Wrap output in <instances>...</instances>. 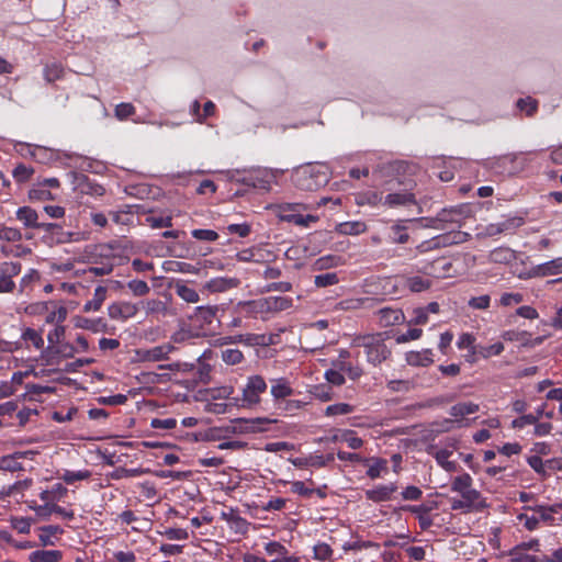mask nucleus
I'll use <instances>...</instances> for the list:
<instances>
[{
  "label": "nucleus",
  "instance_id": "cd10ccee",
  "mask_svg": "<svg viewBox=\"0 0 562 562\" xmlns=\"http://www.w3.org/2000/svg\"><path fill=\"white\" fill-rule=\"evenodd\" d=\"M479 409H480V406L476 403L460 402L450 407L449 414H450V416L454 417L457 420H461L468 415L477 413Z\"/></svg>",
  "mask_w": 562,
  "mask_h": 562
},
{
  "label": "nucleus",
  "instance_id": "09e8293b",
  "mask_svg": "<svg viewBox=\"0 0 562 562\" xmlns=\"http://www.w3.org/2000/svg\"><path fill=\"white\" fill-rule=\"evenodd\" d=\"M22 238L23 236L19 228L5 226L3 224L0 225V240L18 243L21 241Z\"/></svg>",
  "mask_w": 562,
  "mask_h": 562
},
{
  "label": "nucleus",
  "instance_id": "f257e3e1",
  "mask_svg": "<svg viewBox=\"0 0 562 562\" xmlns=\"http://www.w3.org/2000/svg\"><path fill=\"white\" fill-rule=\"evenodd\" d=\"M450 490L460 495L459 498H450L452 510L469 514L481 513L488 507L486 498L480 491L473 487V477L467 472L452 479Z\"/></svg>",
  "mask_w": 562,
  "mask_h": 562
},
{
  "label": "nucleus",
  "instance_id": "e2e57ef3",
  "mask_svg": "<svg viewBox=\"0 0 562 562\" xmlns=\"http://www.w3.org/2000/svg\"><path fill=\"white\" fill-rule=\"evenodd\" d=\"M146 314H165L167 312V305L160 300L151 299L144 303Z\"/></svg>",
  "mask_w": 562,
  "mask_h": 562
},
{
  "label": "nucleus",
  "instance_id": "c9c22d12",
  "mask_svg": "<svg viewBox=\"0 0 562 562\" xmlns=\"http://www.w3.org/2000/svg\"><path fill=\"white\" fill-rule=\"evenodd\" d=\"M266 300V308L268 312H281L289 310L293 305L292 297L288 296H269Z\"/></svg>",
  "mask_w": 562,
  "mask_h": 562
},
{
  "label": "nucleus",
  "instance_id": "0eeeda50",
  "mask_svg": "<svg viewBox=\"0 0 562 562\" xmlns=\"http://www.w3.org/2000/svg\"><path fill=\"white\" fill-rule=\"evenodd\" d=\"M525 224L522 216H508L497 223H490L480 233L483 237H495L502 234H514Z\"/></svg>",
  "mask_w": 562,
  "mask_h": 562
},
{
  "label": "nucleus",
  "instance_id": "0e129e2a",
  "mask_svg": "<svg viewBox=\"0 0 562 562\" xmlns=\"http://www.w3.org/2000/svg\"><path fill=\"white\" fill-rule=\"evenodd\" d=\"M517 108L520 111L526 112L527 116H532L538 110V102L535 99L527 97L517 101Z\"/></svg>",
  "mask_w": 562,
  "mask_h": 562
},
{
  "label": "nucleus",
  "instance_id": "5fc2aeb1",
  "mask_svg": "<svg viewBox=\"0 0 562 562\" xmlns=\"http://www.w3.org/2000/svg\"><path fill=\"white\" fill-rule=\"evenodd\" d=\"M127 289L132 292L134 296H145L150 292V288L144 280H130L126 283Z\"/></svg>",
  "mask_w": 562,
  "mask_h": 562
},
{
  "label": "nucleus",
  "instance_id": "8fccbe9b",
  "mask_svg": "<svg viewBox=\"0 0 562 562\" xmlns=\"http://www.w3.org/2000/svg\"><path fill=\"white\" fill-rule=\"evenodd\" d=\"M221 359L229 366L239 364L244 360V355L239 349L227 348L221 350Z\"/></svg>",
  "mask_w": 562,
  "mask_h": 562
},
{
  "label": "nucleus",
  "instance_id": "052dcab7",
  "mask_svg": "<svg viewBox=\"0 0 562 562\" xmlns=\"http://www.w3.org/2000/svg\"><path fill=\"white\" fill-rule=\"evenodd\" d=\"M340 439L345 441L350 449L353 450L360 449L364 443L360 437L356 436L353 430H344Z\"/></svg>",
  "mask_w": 562,
  "mask_h": 562
},
{
  "label": "nucleus",
  "instance_id": "a878e982",
  "mask_svg": "<svg viewBox=\"0 0 562 562\" xmlns=\"http://www.w3.org/2000/svg\"><path fill=\"white\" fill-rule=\"evenodd\" d=\"M16 220L26 228L36 229L40 226L38 214L30 206L19 207L15 212Z\"/></svg>",
  "mask_w": 562,
  "mask_h": 562
},
{
  "label": "nucleus",
  "instance_id": "aec40b11",
  "mask_svg": "<svg viewBox=\"0 0 562 562\" xmlns=\"http://www.w3.org/2000/svg\"><path fill=\"white\" fill-rule=\"evenodd\" d=\"M431 280L422 276H402L398 284L413 293H419L431 286Z\"/></svg>",
  "mask_w": 562,
  "mask_h": 562
},
{
  "label": "nucleus",
  "instance_id": "7ed1b4c3",
  "mask_svg": "<svg viewBox=\"0 0 562 562\" xmlns=\"http://www.w3.org/2000/svg\"><path fill=\"white\" fill-rule=\"evenodd\" d=\"M328 175L322 166L307 165L294 173L295 186L304 191H316L328 183Z\"/></svg>",
  "mask_w": 562,
  "mask_h": 562
},
{
  "label": "nucleus",
  "instance_id": "7c9ffc66",
  "mask_svg": "<svg viewBox=\"0 0 562 562\" xmlns=\"http://www.w3.org/2000/svg\"><path fill=\"white\" fill-rule=\"evenodd\" d=\"M345 263L341 256L338 255H326L317 258L313 263V270L322 271L330 268L339 267Z\"/></svg>",
  "mask_w": 562,
  "mask_h": 562
},
{
  "label": "nucleus",
  "instance_id": "c03bdc74",
  "mask_svg": "<svg viewBox=\"0 0 562 562\" xmlns=\"http://www.w3.org/2000/svg\"><path fill=\"white\" fill-rule=\"evenodd\" d=\"M41 533L38 535L40 542L43 546H53L54 541L52 538L57 533H61L63 529L59 526L48 525L40 528Z\"/></svg>",
  "mask_w": 562,
  "mask_h": 562
},
{
  "label": "nucleus",
  "instance_id": "49530a36",
  "mask_svg": "<svg viewBox=\"0 0 562 562\" xmlns=\"http://www.w3.org/2000/svg\"><path fill=\"white\" fill-rule=\"evenodd\" d=\"M34 175V168L31 166H26L25 164H19L12 170V177L18 183H24L31 180Z\"/></svg>",
  "mask_w": 562,
  "mask_h": 562
},
{
  "label": "nucleus",
  "instance_id": "412c9836",
  "mask_svg": "<svg viewBox=\"0 0 562 562\" xmlns=\"http://www.w3.org/2000/svg\"><path fill=\"white\" fill-rule=\"evenodd\" d=\"M265 550L269 555H274L270 562H299V558L289 554L285 546L278 541H269L265 544Z\"/></svg>",
  "mask_w": 562,
  "mask_h": 562
},
{
  "label": "nucleus",
  "instance_id": "423d86ee",
  "mask_svg": "<svg viewBox=\"0 0 562 562\" xmlns=\"http://www.w3.org/2000/svg\"><path fill=\"white\" fill-rule=\"evenodd\" d=\"M267 387L268 385L261 375H250L243 389V406L252 407L259 404L260 396L266 393Z\"/></svg>",
  "mask_w": 562,
  "mask_h": 562
},
{
  "label": "nucleus",
  "instance_id": "4c0bfd02",
  "mask_svg": "<svg viewBox=\"0 0 562 562\" xmlns=\"http://www.w3.org/2000/svg\"><path fill=\"white\" fill-rule=\"evenodd\" d=\"M509 562H542L539 555L530 554L518 544L509 550Z\"/></svg>",
  "mask_w": 562,
  "mask_h": 562
},
{
  "label": "nucleus",
  "instance_id": "e433bc0d",
  "mask_svg": "<svg viewBox=\"0 0 562 562\" xmlns=\"http://www.w3.org/2000/svg\"><path fill=\"white\" fill-rule=\"evenodd\" d=\"M40 280V272L36 269H30L20 280L19 292L30 293Z\"/></svg>",
  "mask_w": 562,
  "mask_h": 562
},
{
  "label": "nucleus",
  "instance_id": "72a5a7b5",
  "mask_svg": "<svg viewBox=\"0 0 562 562\" xmlns=\"http://www.w3.org/2000/svg\"><path fill=\"white\" fill-rule=\"evenodd\" d=\"M63 553L59 550H36L29 555L30 562H59Z\"/></svg>",
  "mask_w": 562,
  "mask_h": 562
},
{
  "label": "nucleus",
  "instance_id": "774afa93",
  "mask_svg": "<svg viewBox=\"0 0 562 562\" xmlns=\"http://www.w3.org/2000/svg\"><path fill=\"white\" fill-rule=\"evenodd\" d=\"M517 520L519 524H522V526L528 530V531H533V530H537L539 528V518L538 516H528L527 514H519L517 515Z\"/></svg>",
  "mask_w": 562,
  "mask_h": 562
},
{
  "label": "nucleus",
  "instance_id": "6ab92c4d",
  "mask_svg": "<svg viewBox=\"0 0 562 562\" xmlns=\"http://www.w3.org/2000/svg\"><path fill=\"white\" fill-rule=\"evenodd\" d=\"M101 257L103 258L100 263L89 268V272L93 276H106L114 269V257L112 256V248L110 246H101Z\"/></svg>",
  "mask_w": 562,
  "mask_h": 562
},
{
  "label": "nucleus",
  "instance_id": "ea45409f",
  "mask_svg": "<svg viewBox=\"0 0 562 562\" xmlns=\"http://www.w3.org/2000/svg\"><path fill=\"white\" fill-rule=\"evenodd\" d=\"M415 203V195L413 193H390L385 196L384 201V204L391 207Z\"/></svg>",
  "mask_w": 562,
  "mask_h": 562
},
{
  "label": "nucleus",
  "instance_id": "a211bd4d",
  "mask_svg": "<svg viewBox=\"0 0 562 562\" xmlns=\"http://www.w3.org/2000/svg\"><path fill=\"white\" fill-rule=\"evenodd\" d=\"M412 221L413 220H403L392 223V225L386 228V240L391 244H406L409 240L406 223Z\"/></svg>",
  "mask_w": 562,
  "mask_h": 562
},
{
  "label": "nucleus",
  "instance_id": "f03ea898",
  "mask_svg": "<svg viewBox=\"0 0 562 562\" xmlns=\"http://www.w3.org/2000/svg\"><path fill=\"white\" fill-rule=\"evenodd\" d=\"M351 346L363 348L367 361L374 367L381 364L391 356L385 333L357 335L353 337Z\"/></svg>",
  "mask_w": 562,
  "mask_h": 562
},
{
  "label": "nucleus",
  "instance_id": "5701e85b",
  "mask_svg": "<svg viewBox=\"0 0 562 562\" xmlns=\"http://www.w3.org/2000/svg\"><path fill=\"white\" fill-rule=\"evenodd\" d=\"M270 393L276 402L284 401L288 396L293 394V389L285 378L272 380Z\"/></svg>",
  "mask_w": 562,
  "mask_h": 562
},
{
  "label": "nucleus",
  "instance_id": "bf43d9fd",
  "mask_svg": "<svg viewBox=\"0 0 562 562\" xmlns=\"http://www.w3.org/2000/svg\"><path fill=\"white\" fill-rule=\"evenodd\" d=\"M227 521H228L231 528L240 535H246L249 530V522L247 521V519H245L238 515H232L227 519Z\"/></svg>",
  "mask_w": 562,
  "mask_h": 562
},
{
  "label": "nucleus",
  "instance_id": "13d9d810",
  "mask_svg": "<svg viewBox=\"0 0 562 562\" xmlns=\"http://www.w3.org/2000/svg\"><path fill=\"white\" fill-rule=\"evenodd\" d=\"M479 349H477V352H479V356L483 359H487L492 356H499L505 347L503 345V342H495L493 345H490V346H477Z\"/></svg>",
  "mask_w": 562,
  "mask_h": 562
},
{
  "label": "nucleus",
  "instance_id": "37998d69",
  "mask_svg": "<svg viewBox=\"0 0 562 562\" xmlns=\"http://www.w3.org/2000/svg\"><path fill=\"white\" fill-rule=\"evenodd\" d=\"M91 472L87 469L79 471H70L64 470L61 474H59V479L63 480L66 484L72 485L78 481H85L90 479Z\"/></svg>",
  "mask_w": 562,
  "mask_h": 562
},
{
  "label": "nucleus",
  "instance_id": "338daca9",
  "mask_svg": "<svg viewBox=\"0 0 562 562\" xmlns=\"http://www.w3.org/2000/svg\"><path fill=\"white\" fill-rule=\"evenodd\" d=\"M325 379L328 383L336 386H341L346 382L345 375L333 364L331 368L325 372Z\"/></svg>",
  "mask_w": 562,
  "mask_h": 562
},
{
  "label": "nucleus",
  "instance_id": "ddd939ff",
  "mask_svg": "<svg viewBox=\"0 0 562 562\" xmlns=\"http://www.w3.org/2000/svg\"><path fill=\"white\" fill-rule=\"evenodd\" d=\"M60 182L57 178H45L42 181H37L29 191V199L31 201H48L53 200L54 196L50 189H58Z\"/></svg>",
  "mask_w": 562,
  "mask_h": 562
},
{
  "label": "nucleus",
  "instance_id": "3c124183",
  "mask_svg": "<svg viewBox=\"0 0 562 562\" xmlns=\"http://www.w3.org/2000/svg\"><path fill=\"white\" fill-rule=\"evenodd\" d=\"M21 338L24 340L25 344H31L37 350H40L44 347V339H43L42 335L33 328H26L22 333Z\"/></svg>",
  "mask_w": 562,
  "mask_h": 562
},
{
  "label": "nucleus",
  "instance_id": "1a4fd4ad",
  "mask_svg": "<svg viewBox=\"0 0 562 562\" xmlns=\"http://www.w3.org/2000/svg\"><path fill=\"white\" fill-rule=\"evenodd\" d=\"M22 265L14 261L0 262V293H12L16 285L13 279L21 273Z\"/></svg>",
  "mask_w": 562,
  "mask_h": 562
},
{
  "label": "nucleus",
  "instance_id": "20e7f679",
  "mask_svg": "<svg viewBox=\"0 0 562 562\" xmlns=\"http://www.w3.org/2000/svg\"><path fill=\"white\" fill-rule=\"evenodd\" d=\"M485 167L501 176H513L521 171L524 164L516 154H506L486 160Z\"/></svg>",
  "mask_w": 562,
  "mask_h": 562
},
{
  "label": "nucleus",
  "instance_id": "39448f33",
  "mask_svg": "<svg viewBox=\"0 0 562 562\" xmlns=\"http://www.w3.org/2000/svg\"><path fill=\"white\" fill-rule=\"evenodd\" d=\"M302 204L285 203L279 206V215L282 221L293 223L297 226L308 227L311 223L318 221V217L311 214H302Z\"/></svg>",
  "mask_w": 562,
  "mask_h": 562
},
{
  "label": "nucleus",
  "instance_id": "4d7b16f0",
  "mask_svg": "<svg viewBox=\"0 0 562 562\" xmlns=\"http://www.w3.org/2000/svg\"><path fill=\"white\" fill-rule=\"evenodd\" d=\"M339 282V277L336 272H326L323 274L315 276L314 284L317 288H326L329 285H335Z\"/></svg>",
  "mask_w": 562,
  "mask_h": 562
},
{
  "label": "nucleus",
  "instance_id": "9b49d317",
  "mask_svg": "<svg viewBox=\"0 0 562 562\" xmlns=\"http://www.w3.org/2000/svg\"><path fill=\"white\" fill-rule=\"evenodd\" d=\"M273 334H239L234 337L223 338L225 342H240L249 347H268L276 342Z\"/></svg>",
  "mask_w": 562,
  "mask_h": 562
},
{
  "label": "nucleus",
  "instance_id": "f8f14e48",
  "mask_svg": "<svg viewBox=\"0 0 562 562\" xmlns=\"http://www.w3.org/2000/svg\"><path fill=\"white\" fill-rule=\"evenodd\" d=\"M333 366L336 367L344 375L350 380L357 381L363 374L362 368L358 363L350 361V351L341 349L337 359L333 360Z\"/></svg>",
  "mask_w": 562,
  "mask_h": 562
},
{
  "label": "nucleus",
  "instance_id": "603ef678",
  "mask_svg": "<svg viewBox=\"0 0 562 562\" xmlns=\"http://www.w3.org/2000/svg\"><path fill=\"white\" fill-rule=\"evenodd\" d=\"M355 412V406L348 403H336L328 405L325 409V415L328 417L338 415H348Z\"/></svg>",
  "mask_w": 562,
  "mask_h": 562
},
{
  "label": "nucleus",
  "instance_id": "4468645a",
  "mask_svg": "<svg viewBox=\"0 0 562 562\" xmlns=\"http://www.w3.org/2000/svg\"><path fill=\"white\" fill-rule=\"evenodd\" d=\"M139 308L136 303L128 301L114 302L108 306V315L111 319L125 322L133 318Z\"/></svg>",
  "mask_w": 562,
  "mask_h": 562
},
{
  "label": "nucleus",
  "instance_id": "bb28decb",
  "mask_svg": "<svg viewBox=\"0 0 562 562\" xmlns=\"http://www.w3.org/2000/svg\"><path fill=\"white\" fill-rule=\"evenodd\" d=\"M376 300L373 297H352L346 299L338 303L342 311H355L360 308H371L374 306Z\"/></svg>",
  "mask_w": 562,
  "mask_h": 562
},
{
  "label": "nucleus",
  "instance_id": "f704fd0d",
  "mask_svg": "<svg viewBox=\"0 0 562 562\" xmlns=\"http://www.w3.org/2000/svg\"><path fill=\"white\" fill-rule=\"evenodd\" d=\"M43 76L46 82L53 83L60 80L65 76V68L61 63L53 61L48 63L43 68Z\"/></svg>",
  "mask_w": 562,
  "mask_h": 562
},
{
  "label": "nucleus",
  "instance_id": "864d4df0",
  "mask_svg": "<svg viewBox=\"0 0 562 562\" xmlns=\"http://www.w3.org/2000/svg\"><path fill=\"white\" fill-rule=\"evenodd\" d=\"M525 296L519 292H504L502 293L498 304L503 307H509L522 303Z\"/></svg>",
  "mask_w": 562,
  "mask_h": 562
},
{
  "label": "nucleus",
  "instance_id": "473e14b6",
  "mask_svg": "<svg viewBox=\"0 0 562 562\" xmlns=\"http://www.w3.org/2000/svg\"><path fill=\"white\" fill-rule=\"evenodd\" d=\"M468 236L467 233L463 232H449L446 234H441L436 237V241L438 243V249L448 247L456 244H461L465 241V237Z\"/></svg>",
  "mask_w": 562,
  "mask_h": 562
},
{
  "label": "nucleus",
  "instance_id": "79ce46f5",
  "mask_svg": "<svg viewBox=\"0 0 562 562\" xmlns=\"http://www.w3.org/2000/svg\"><path fill=\"white\" fill-rule=\"evenodd\" d=\"M367 231V225L363 222H345L337 226V232L342 235H360Z\"/></svg>",
  "mask_w": 562,
  "mask_h": 562
},
{
  "label": "nucleus",
  "instance_id": "b1692460",
  "mask_svg": "<svg viewBox=\"0 0 562 562\" xmlns=\"http://www.w3.org/2000/svg\"><path fill=\"white\" fill-rule=\"evenodd\" d=\"M516 258V251L506 246L496 247L488 254V260L499 265H509Z\"/></svg>",
  "mask_w": 562,
  "mask_h": 562
},
{
  "label": "nucleus",
  "instance_id": "de8ad7c7",
  "mask_svg": "<svg viewBox=\"0 0 562 562\" xmlns=\"http://www.w3.org/2000/svg\"><path fill=\"white\" fill-rule=\"evenodd\" d=\"M462 218V209L461 207H452V209H443L437 214V220L440 222L447 223H460Z\"/></svg>",
  "mask_w": 562,
  "mask_h": 562
},
{
  "label": "nucleus",
  "instance_id": "6e6552de",
  "mask_svg": "<svg viewBox=\"0 0 562 562\" xmlns=\"http://www.w3.org/2000/svg\"><path fill=\"white\" fill-rule=\"evenodd\" d=\"M243 175V184L262 191H269L274 181V175L266 169H251Z\"/></svg>",
  "mask_w": 562,
  "mask_h": 562
},
{
  "label": "nucleus",
  "instance_id": "2f4dec72",
  "mask_svg": "<svg viewBox=\"0 0 562 562\" xmlns=\"http://www.w3.org/2000/svg\"><path fill=\"white\" fill-rule=\"evenodd\" d=\"M108 289L103 285H98L94 289L93 296L91 300L87 301L83 305L85 312H97L101 308L103 302L106 299Z\"/></svg>",
  "mask_w": 562,
  "mask_h": 562
},
{
  "label": "nucleus",
  "instance_id": "58836bf2",
  "mask_svg": "<svg viewBox=\"0 0 562 562\" xmlns=\"http://www.w3.org/2000/svg\"><path fill=\"white\" fill-rule=\"evenodd\" d=\"M370 462L367 464V475L371 479H378L383 472L387 470V460L382 458H369Z\"/></svg>",
  "mask_w": 562,
  "mask_h": 562
},
{
  "label": "nucleus",
  "instance_id": "a18cd8bd",
  "mask_svg": "<svg viewBox=\"0 0 562 562\" xmlns=\"http://www.w3.org/2000/svg\"><path fill=\"white\" fill-rule=\"evenodd\" d=\"M333 549L326 542H317L313 547V559L318 562L329 561L333 557Z\"/></svg>",
  "mask_w": 562,
  "mask_h": 562
},
{
  "label": "nucleus",
  "instance_id": "4be33fe9",
  "mask_svg": "<svg viewBox=\"0 0 562 562\" xmlns=\"http://www.w3.org/2000/svg\"><path fill=\"white\" fill-rule=\"evenodd\" d=\"M396 490L397 486L393 483L389 485H378L374 488L366 491V498L374 503L386 502L392 498Z\"/></svg>",
  "mask_w": 562,
  "mask_h": 562
},
{
  "label": "nucleus",
  "instance_id": "6e6d98bb",
  "mask_svg": "<svg viewBox=\"0 0 562 562\" xmlns=\"http://www.w3.org/2000/svg\"><path fill=\"white\" fill-rule=\"evenodd\" d=\"M218 312V306H198L195 308V316L203 321L206 324H211L216 317V313Z\"/></svg>",
  "mask_w": 562,
  "mask_h": 562
},
{
  "label": "nucleus",
  "instance_id": "dca6fc26",
  "mask_svg": "<svg viewBox=\"0 0 562 562\" xmlns=\"http://www.w3.org/2000/svg\"><path fill=\"white\" fill-rule=\"evenodd\" d=\"M525 509L532 510L537 514L539 518V522L543 521L548 526L559 525L558 518H555V514H558L562 509V504L554 505H535V506H526Z\"/></svg>",
  "mask_w": 562,
  "mask_h": 562
},
{
  "label": "nucleus",
  "instance_id": "c85d7f7f",
  "mask_svg": "<svg viewBox=\"0 0 562 562\" xmlns=\"http://www.w3.org/2000/svg\"><path fill=\"white\" fill-rule=\"evenodd\" d=\"M237 285V281L231 278L217 277L209 280L204 288L212 293L225 292Z\"/></svg>",
  "mask_w": 562,
  "mask_h": 562
},
{
  "label": "nucleus",
  "instance_id": "680f3d73",
  "mask_svg": "<svg viewBox=\"0 0 562 562\" xmlns=\"http://www.w3.org/2000/svg\"><path fill=\"white\" fill-rule=\"evenodd\" d=\"M528 465L539 475L547 476V464L540 456L533 454L527 458Z\"/></svg>",
  "mask_w": 562,
  "mask_h": 562
},
{
  "label": "nucleus",
  "instance_id": "2eb2a0df",
  "mask_svg": "<svg viewBox=\"0 0 562 562\" xmlns=\"http://www.w3.org/2000/svg\"><path fill=\"white\" fill-rule=\"evenodd\" d=\"M175 350V347L170 344H164L159 346H155L149 349H138L136 355L138 359L143 362H157L167 360L170 352Z\"/></svg>",
  "mask_w": 562,
  "mask_h": 562
},
{
  "label": "nucleus",
  "instance_id": "a19ab883",
  "mask_svg": "<svg viewBox=\"0 0 562 562\" xmlns=\"http://www.w3.org/2000/svg\"><path fill=\"white\" fill-rule=\"evenodd\" d=\"M238 308H240L247 316H252L258 313H262V312L267 311L266 300L262 299V300L239 302Z\"/></svg>",
  "mask_w": 562,
  "mask_h": 562
},
{
  "label": "nucleus",
  "instance_id": "c756f323",
  "mask_svg": "<svg viewBox=\"0 0 562 562\" xmlns=\"http://www.w3.org/2000/svg\"><path fill=\"white\" fill-rule=\"evenodd\" d=\"M173 289L176 294L187 303H198L200 301L198 291L186 284L183 281H177Z\"/></svg>",
  "mask_w": 562,
  "mask_h": 562
},
{
  "label": "nucleus",
  "instance_id": "393cba45",
  "mask_svg": "<svg viewBox=\"0 0 562 562\" xmlns=\"http://www.w3.org/2000/svg\"><path fill=\"white\" fill-rule=\"evenodd\" d=\"M406 361L409 366L427 367L434 362L432 350L423 349L422 351H409L406 353Z\"/></svg>",
  "mask_w": 562,
  "mask_h": 562
},
{
  "label": "nucleus",
  "instance_id": "69168bd1",
  "mask_svg": "<svg viewBox=\"0 0 562 562\" xmlns=\"http://www.w3.org/2000/svg\"><path fill=\"white\" fill-rule=\"evenodd\" d=\"M539 420V415L525 414L515 418L512 423L514 429H522L526 426L535 425Z\"/></svg>",
  "mask_w": 562,
  "mask_h": 562
},
{
  "label": "nucleus",
  "instance_id": "f3484780",
  "mask_svg": "<svg viewBox=\"0 0 562 562\" xmlns=\"http://www.w3.org/2000/svg\"><path fill=\"white\" fill-rule=\"evenodd\" d=\"M378 322L382 327L401 325L405 322V314L401 308L382 307L376 311Z\"/></svg>",
  "mask_w": 562,
  "mask_h": 562
},
{
  "label": "nucleus",
  "instance_id": "9d476101",
  "mask_svg": "<svg viewBox=\"0 0 562 562\" xmlns=\"http://www.w3.org/2000/svg\"><path fill=\"white\" fill-rule=\"evenodd\" d=\"M562 273V257L531 267L527 272L519 274L520 279L544 278Z\"/></svg>",
  "mask_w": 562,
  "mask_h": 562
}]
</instances>
